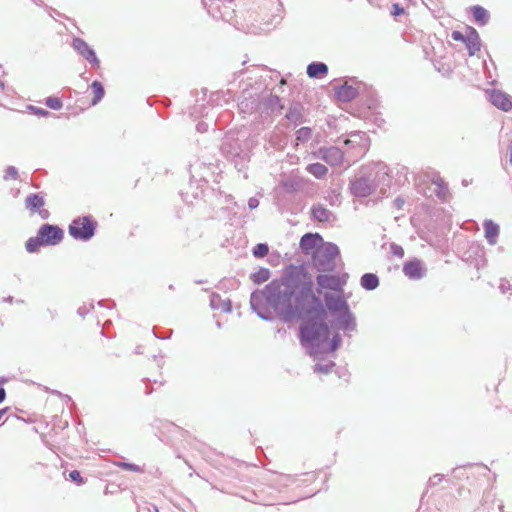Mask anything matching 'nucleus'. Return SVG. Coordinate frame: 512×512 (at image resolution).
<instances>
[{
  "instance_id": "f257e3e1",
  "label": "nucleus",
  "mask_w": 512,
  "mask_h": 512,
  "mask_svg": "<svg viewBox=\"0 0 512 512\" xmlns=\"http://www.w3.org/2000/svg\"><path fill=\"white\" fill-rule=\"evenodd\" d=\"M251 309L265 321L273 319L269 308L284 323L294 319L305 320L300 326V342L308 344V352L315 359L326 354L321 349L329 339L330 329L323 321L324 306L313 293V281L302 269L291 266L279 279L272 280L262 290H255L250 296Z\"/></svg>"
},
{
  "instance_id": "f03ea898",
  "label": "nucleus",
  "mask_w": 512,
  "mask_h": 512,
  "mask_svg": "<svg viewBox=\"0 0 512 512\" xmlns=\"http://www.w3.org/2000/svg\"><path fill=\"white\" fill-rule=\"evenodd\" d=\"M391 178L386 164L378 162L370 169L356 177L351 182V193L355 197H367L379 189L380 194L385 195L390 187Z\"/></svg>"
},
{
  "instance_id": "7ed1b4c3",
  "label": "nucleus",
  "mask_w": 512,
  "mask_h": 512,
  "mask_svg": "<svg viewBox=\"0 0 512 512\" xmlns=\"http://www.w3.org/2000/svg\"><path fill=\"white\" fill-rule=\"evenodd\" d=\"M221 150L223 155L232 161L239 171L245 168L249 161L248 152L242 147L239 139L235 138L233 134L225 135Z\"/></svg>"
},
{
  "instance_id": "20e7f679",
  "label": "nucleus",
  "mask_w": 512,
  "mask_h": 512,
  "mask_svg": "<svg viewBox=\"0 0 512 512\" xmlns=\"http://www.w3.org/2000/svg\"><path fill=\"white\" fill-rule=\"evenodd\" d=\"M340 251L336 244L326 243L313 252V265L320 272H330L336 267Z\"/></svg>"
},
{
  "instance_id": "39448f33",
  "label": "nucleus",
  "mask_w": 512,
  "mask_h": 512,
  "mask_svg": "<svg viewBox=\"0 0 512 512\" xmlns=\"http://www.w3.org/2000/svg\"><path fill=\"white\" fill-rule=\"evenodd\" d=\"M96 225L91 216L78 217L71 222L68 231L74 239L88 241L94 236Z\"/></svg>"
},
{
  "instance_id": "423d86ee",
  "label": "nucleus",
  "mask_w": 512,
  "mask_h": 512,
  "mask_svg": "<svg viewBox=\"0 0 512 512\" xmlns=\"http://www.w3.org/2000/svg\"><path fill=\"white\" fill-rule=\"evenodd\" d=\"M202 3L215 19L229 22L234 17V0H202Z\"/></svg>"
},
{
  "instance_id": "0eeeda50",
  "label": "nucleus",
  "mask_w": 512,
  "mask_h": 512,
  "mask_svg": "<svg viewBox=\"0 0 512 512\" xmlns=\"http://www.w3.org/2000/svg\"><path fill=\"white\" fill-rule=\"evenodd\" d=\"M37 233L45 246L57 245L64 237V231L59 226L52 224H43Z\"/></svg>"
},
{
  "instance_id": "6e6552de",
  "label": "nucleus",
  "mask_w": 512,
  "mask_h": 512,
  "mask_svg": "<svg viewBox=\"0 0 512 512\" xmlns=\"http://www.w3.org/2000/svg\"><path fill=\"white\" fill-rule=\"evenodd\" d=\"M313 156L317 159H321L331 166H336L342 163L344 153L336 146L321 147L313 153Z\"/></svg>"
},
{
  "instance_id": "1a4fd4ad",
  "label": "nucleus",
  "mask_w": 512,
  "mask_h": 512,
  "mask_svg": "<svg viewBox=\"0 0 512 512\" xmlns=\"http://www.w3.org/2000/svg\"><path fill=\"white\" fill-rule=\"evenodd\" d=\"M347 278V274H344L342 277L337 275L320 274L317 276L316 281L320 288L342 291Z\"/></svg>"
},
{
  "instance_id": "9d476101",
  "label": "nucleus",
  "mask_w": 512,
  "mask_h": 512,
  "mask_svg": "<svg viewBox=\"0 0 512 512\" xmlns=\"http://www.w3.org/2000/svg\"><path fill=\"white\" fill-rule=\"evenodd\" d=\"M335 326L338 329L343 330L346 334L356 331V317L351 312L350 308L335 315Z\"/></svg>"
},
{
  "instance_id": "9b49d317",
  "label": "nucleus",
  "mask_w": 512,
  "mask_h": 512,
  "mask_svg": "<svg viewBox=\"0 0 512 512\" xmlns=\"http://www.w3.org/2000/svg\"><path fill=\"white\" fill-rule=\"evenodd\" d=\"M73 48L94 67H99L100 61L97 58L94 49H92L83 39L74 38Z\"/></svg>"
},
{
  "instance_id": "f8f14e48",
  "label": "nucleus",
  "mask_w": 512,
  "mask_h": 512,
  "mask_svg": "<svg viewBox=\"0 0 512 512\" xmlns=\"http://www.w3.org/2000/svg\"><path fill=\"white\" fill-rule=\"evenodd\" d=\"M259 109L269 115H272L280 113L283 109V105L277 95L268 94L261 98V101L259 102Z\"/></svg>"
},
{
  "instance_id": "ddd939ff",
  "label": "nucleus",
  "mask_w": 512,
  "mask_h": 512,
  "mask_svg": "<svg viewBox=\"0 0 512 512\" xmlns=\"http://www.w3.org/2000/svg\"><path fill=\"white\" fill-rule=\"evenodd\" d=\"M324 300L325 305L327 309L333 314L336 315L338 313H341L342 311H345L349 308V305L342 296L339 295H333L330 293L324 294Z\"/></svg>"
},
{
  "instance_id": "4468645a",
  "label": "nucleus",
  "mask_w": 512,
  "mask_h": 512,
  "mask_svg": "<svg viewBox=\"0 0 512 512\" xmlns=\"http://www.w3.org/2000/svg\"><path fill=\"white\" fill-rule=\"evenodd\" d=\"M403 273L409 279L419 280L426 275V269L420 260L414 259L404 264Z\"/></svg>"
},
{
  "instance_id": "2eb2a0df",
  "label": "nucleus",
  "mask_w": 512,
  "mask_h": 512,
  "mask_svg": "<svg viewBox=\"0 0 512 512\" xmlns=\"http://www.w3.org/2000/svg\"><path fill=\"white\" fill-rule=\"evenodd\" d=\"M490 102L500 110H512V97L500 90H493L489 95Z\"/></svg>"
},
{
  "instance_id": "dca6fc26",
  "label": "nucleus",
  "mask_w": 512,
  "mask_h": 512,
  "mask_svg": "<svg viewBox=\"0 0 512 512\" xmlns=\"http://www.w3.org/2000/svg\"><path fill=\"white\" fill-rule=\"evenodd\" d=\"M322 237L318 233H306L300 239V248L304 252H308L310 250L314 251L319 248L318 245L322 242Z\"/></svg>"
},
{
  "instance_id": "f3484780",
  "label": "nucleus",
  "mask_w": 512,
  "mask_h": 512,
  "mask_svg": "<svg viewBox=\"0 0 512 512\" xmlns=\"http://www.w3.org/2000/svg\"><path fill=\"white\" fill-rule=\"evenodd\" d=\"M465 45L469 51V55L473 56L480 50V37L474 28H469L465 35Z\"/></svg>"
},
{
  "instance_id": "a211bd4d",
  "label": "nucleus",
  "mask_w": 512,
  "mask_h": 512,
  "mask_svg": "<svg viewBox=\"0 0 512 512\" xmlns=\"http://www.w3.org/2000/svg\"><path fill=\"white\" fill-rule=\"evenodd\" d=\"M483 228L485 232V238L490 245H495L500 233V227L498 224L490 219H486L483 222Z\"/></svg>"
},
{
  "instance_id": "6ab92c4d",
  "label": "nucleus",
  "mask_w": 512,
  "mask_h": 512,
  "mask_svg": "<svg viewBox=\"0 0 512 512\" xmlns=\"http://www.w3.org/2000/svg\"><path fill=\"white\" fill-rule=\"evenodd\" d=\"M287 145V137L282 133L281 130H274L268 138V146H265L266 150L269 148L275 150H282Z\"/></svg>"
},
{
  "instance_id": "aec40b11",
  "label": "nucleus",
  "mask_w": 512,
  "mask_h": 512,
  "mask_svg": "<svg viewBox=\"0 0 512 512\" xmlns=\"http://www.w3.org/2000/svg\"><path fill=\"white\" fill-rule=\"evenodd\" d=\"M336 95L339 100L349 102L358 95V90L351 85L344 84L336 89Z\"/></svg>"
},
{
  "instance_id": "412c9836",
  "label": "nucleus",
  "mask_w": 512,
  "mask_h": 512,
  "mask_svg": "<svg viewBox=\"0 0 512 512\" xmlns=\"http://www.w3.org/2000/svg\"><path fill=\"white\" fill-rule=\"evenodd\" d=\"M45 205V199L37 193L29 194L25 199V208L31 212H36Z\"/></svg>"
},
{
  "instance_id": "4be33fe9",
  "label": "nucleus",
  "mask_w": 512,
  "mask_h": 512,
  "mask_svg": "<svg viewBox=\"0 0 512 512\" xmlns=\"http://www.w3.org/2000/svg\"><path fill=\"white\" fill-rule=\"evenodd\" d=\"M328 73V66L323 62H312L307 67L310 78H320Z\"/></svg>"
},
{
  "instance_id": "5701e85b",
  "label": "nucleus",
  "mask_w": 512,
  "mask_h": 512,
  "mask_svg": "<svg viewBox=\"0 0 512 512\" xmlns=\"http://www.w3.org/2000/svg\"><path fill=\"white\" fill-rule=\"evenodd\" d=\"M303 107L299 103L292 104L286 113V118L294 125L301 124L303 121Z\"/></svg>"
},
{
  "instance_id": "b1692460",
  "label": "nucleus",
  "mask_w": 512,
  "mask_h": 512,
  "mask_svg": "<svg viewBox=\"0 0 512 512\" xmlns=\"http://www.w3.org/2000/svg\"><path fill=\"white\" fill-rule=\"evenodd\" d=\"M210 306L213 310H220L222 312L231 311V301L228 298L222 299L217 294H212L210 298Z\"/></svg>"
},
{
  "instance_id": "393cba45",
  "label": "nucleus",
  "mask_w": 512,
  "mask_h": 512,
  "mask_svg": "<svg viewBox=\"0 0 512 512\" xmlns=\"http://www.w3.org/2000/svg\"><path fill=\"white\" fill-rule=\"evenodd\" d=\"M312 217L319 222L330 220L332 213L322 204H315L311 208Z\"/></svg>"
},
{
  "instance_id": "a878e982",
  "label": "nucleus",
  "mask_w": 512,
  "mask_h": 512,
  "mask_svg": "<svg viewBox=\"0 0 512 512\" xmlns=\"http://www.w3.org/2000/svg\"><path fill=\"white\" fill-rule=\"evenodd\" d=\"M432 183L436 186L435 188V194L436 196L442 200L445 201L448 197L449 190L446 182L439 176H435L432 179Z\"/></svg>"
},
{
  "instance_id": "bb28decb",
  "label": "nucleus",
  "mask_w": 512,
  "mask_h": 512,
  "mask_svg": "<svg viewBox=\"0 0 512 512\" xmlns=\"http://www.w3.org/2000/svg\"><path fill=\"white\" fill-rule=\"evenodd\" d=\"M360 284L365 290L372 291L379 286V278L374 273H365L360 279Z\"/></svg>"
},
{
  "instance_id": "cd10ccee",
  "label": "nucleus",
  "mask_w": 512,
  "mask_h": 512,
  "mask_svg": "<svg viewBox=\"0 0 512 512\" xmlns=\"http://www.w3.org/2000/svg\"><path fill=\"white\" fill-rule=\"evenodd\" d=\"M472 14H473L475 21L481 26L486 25L489 21L488 11L481 6H478V5L473 6Z\"/></svg>"
},
{
  "instance_id": "c85d7f7f",
  "label": "nucleus",
  "mask_w": 512,
  "mask_h": 512,
  "mask_svg": "<svg viewBox=\"0 0 512 512\" xmlns=\"http://www.w3.org/2000/svg\"><path fill=\"white\" fill-rule=\"evenodd\" d=\"M306 171L317 179H322L326 176L328 169L321 163H312L306 167Z\"/></svg>"
},
{
  "instance_id": "c756f323",
  "label": "nucleus",
  "mask_w": 512,
  "mask_h": 512,
  "mask_svg": "<svg viewBox=\"0 0 512 512\" xmlns=\"http://www.w3.org/2000/svg\"><path fill=\"white\" fill-rule=\"evenodd\" d=\"M239 110L242 113L250 114L255 110L259 109V102H257L255 99H249L244 98L239 104H238Z\"/></svg>"
},
{
  "instance_id": "7c9ffc66",
  "label": "nucleus",
  "mask_w": 512,
  "mask_h": 512,
  "mask_svg": "<svg viewBox=\"0 0 512 512\" xmlns=\"http://www.w3.org/2000/svg\"><path fill=\"white\" fill-rule=\"evenodd\" d=\"M295 136H296L295 146H298L299 143H306L312 137V129L309 127H301L300 129H298L296 131Z\"/></svg>"
},
{
  "instance_id": "2f4dec72",
  "label": "nucleus",
  "mask_w": 512,
  "mask_h": 512,
  "mask_svg": "<svg viewBox=\"0 0 512 512\" xmlns=\"http://www.w3.org/2000/svg\"><path fill=\"white\" fill-rule=\"evenodd\" d=\"M270 278V270L268 268L261 267L256 272L251 274V280L255 284H261Z\"/></svg>"
},
{
  "instance_id": "473e14b6",
  "label": "nucleus",
  "mask_w": 512,
  "mask_h": 512,
  "mask_svg": "<svg viewBox=\"0 0 512 512\" xmlns=\"http://www.w3.org/2000/svg\"><path fill=\"white\" fill-rule=\"evenodd\" d=\"M91 88L94 91V97L92 99V105L95 106V105H97L102 100V98L104 97L105 91H104L103 85L99 81H97V80L92 82Z\"/></svg>"
},
{
  "instance_id": "72a5a7b5",
  "label": "nucleus",
  "mask_w": 512,
  "mask_h": 512,
  "mask_svg": "<svg viewBox=\"0 0 512 512\" xmlns=\"http://www.w3.org/2000/svg\"><path fill=\"white\" fill-rule=\"evenodd\" d=\"M40 246H45L43 241L39 238V234L35 237L29 238L25 243V248L29 253H34L38 251Z\"/></svg>"
},
{
  "instance_id": "f704fd0d",
  "label": "nucleus",
  "mask_w": 512,
  "mask_h": 512,
  "mask_svg": "<svg viewBox=\"0 0 512 512\" xmlns=\"http://www.w3.org/2000/svg\"><path fill=\"white\" fill-rule=\"evenodd\" d=\"M341 342H342V339H341V336L339 333H335L330 341V343H328V340L326 341V345L321 347V349H327V353L328 352H334L335 350H337L340 345H341Z\"/></svg>"
},
{
  "instance_id": "c9c22d12",
  "label": "nucleus",
  "mask_w": 512,
  "mask_h": 512,
  "mask_svg": "<svg viewBox=\"0 0 512 512\" xmlns=\"http://www.w3.org/2000/svg\"><path fill=\"white\" fill-rule=\"evenodd\" d=\"M269 252V247L266 243H259L253 248V255L256 258H263Z\"/></svg>"
},
{
  "instance_id": "e433bc0d",
  "label": "nucleus",
  "mask_w": 512,
  "mask_h": 512,
  "mask_svg": "<svg viewBox=\"0 0 512 512\" xmlns=\"http://www.w3.org/2000/svg\"><path fill=\"white\" fill-rule=\"evenodd\" d=\"M335 366L333 361H329L325 364L317 363L314 367V372L327 374L331 371L332 367Z\"/></svg>"
},
{
  "instance_id": "4c0bfd02",
  "label": "nucleus",
  "mask_w": 512,
  "mask_h": 512,
  "mask_svg": "<svg viewBox=\"0 0 512 512\" xmlns=\"http://www.w3.org/2000/svg\"><path fill=\"white\" fill-rule=\"evenodd\" d=\"M116 465L124 470L132 471V472H139V473L143 472V469L139 465H136L133 463L119 461V462H116Z\"/></svg>"
},
{
  "instance_id": "58836bf2",
  "label": "nucleus",
  "mask_w": 512,
  "mask_h": 512,
  "mask_svg": "<svg viewBox=\"0 0 512 512\" xmlns=\"http://www.w3.org/2000/svg\"><path fill=\"white\" fill-rule=\"evenodd\" d=\"M47 107L53 110H60L63 106V103L58 97H48L45 101Z\"/></svg>"
},
{
  "instance_id": "ea45409f",
  "label": "nucleus",
  "mask_w": 512,
  "mask_h": 512,
  "mask_svg": "<svg viewBox=\"0 0 512 512\" xmlns=\"http://www.w3.org/2000/svg\"><path fill=\"white\" fill-rule=\"evenodd\" d=\"M282 186L286 192H294L299 188L298 182L292 179L283 181Z\"/></svg>"
},
{
  "instance_id": "a19ab883",
  "label": "nucleus",
  "mask_w": 512,
  "mask_h": 512,
  "mask_svg": "<svg viewBox=\"0 0 512 512\" xmlns=\"http://www.w3.org/2000/svg\"><path fill=\"white\" fill-rule=\"evenodd\" d=\"M4 180L14 179L16 180L18 178V170L14 166H8L5 170V174L3 176Z\"/></svg>"
},
{
  "instance_id": "79ce46f5",
  "label": "nucleus",
  "mask_w": 512,
  "mask_h": 512,
  "mask_svg": "<svg viewBox=\"0 0 512 512\" xmlns=\"http://www.w3.org/2000/svg\"><path fill=\"white\" fill-rule=\"evenodd\" d=\"M391 252L394 256H397L398 258H402L404 256V249L397 245V244H391Z\"/></svg>"
},
{
  "instance_id": "37998d69",
  "label": "nucleus",
  "mask_w": 512,
  "mask_h": 512,
  "mask_svg": "<svg viewBox=\"0 0 512 512\" xmlns=\"http://www.w3.org/2000/svg\"><path fill=\"white\" fill-rule=\"evenodd\" d=\"M69 477L73 482H76L78 484L83 482V478L79 471L73 470L69 473Z\"/></svg>"
},
{
  "instance_id": "c03bdc74",
  "label": "nucleus",
  "mask_w": 512,
  "mask_h": 512,
  "mask_svg": "<svg viewBox=\"0 0 512 512\" xmlns=\"http://www.w3.org/2000/svg\"><path fill=\"white\" fill-rule=\"evenodd\" d=\"M360 139H361L360 133H353L351 135V138H347V139L344 140V144L346 146L349 145V142H352L353 144H358V140H360Z\"/></svg>"
},
{
  "instance_id": "a18cd8bd",
  "label": "nucleus",
  "mask_w": 512,
  "mask_h": 512,
  "mask_svg": "<svg viewBox=\"0 0 512 512\" xmlns=\"http://www.w3.org/2000/svg\"><path fill=\"white\" fill-rule=\"evenodd\" d=\"M392 8L393 10L391 13L394 16H398L404 13V8L401 7L398 3L393 4Z\"/></svg>"
},
{
  "instance_id": "49530a36",
  "label": "nucleus",
  "mask_w": 512,
  "mask_h": 512,
  "mask_svg": "<svg viewBox=\"0 0 512 512\" xmlns=\"http://www.w3.org/2000/svg\"><path fill=\"white\" fill-rule=\"evenodd\" d=\"M451 37L455 41H463L465 42V35L460 31H453Z\"/></svg>"
},
{
  "instance_id": "de8ad7c7",
  "label": "nucleus",
  "mask_w": 512,
  "mask_h": 512,
  "mask_svg": "<svg viewBox=\"0 0 512 512\" xmlns=\"http://www.w3.org/2000/svg\"><path fill=\"white\" fill-rule=\"evenodd\" d=\"M499 289L501 290L502 293L505 294L508 290L511 289V284L507 280H501Z\"/></svg>"
},
{
  "instance_id": "09e8293b",
  "label": "nucleus",
  "mask_w": 512,
  "mask_h": 512,
  "mask_svg": "<svg viewBox=\"0 0 512 512\" xmlns=\"http://www.w3.org/2000/svg\"><path fill=\"white\" fill-rule=\"evenodd\" d=\"M30 109L33 110L34 113L38 116H47L49 114V112L47 110L42 109V108H36V107L31 106Z\"/></svg>"
},
{
  "instance_id": "8fccbe9b",
  "label": "nucleus",
  "mask_w": 512,
  "mask_h": 512,
  "mask_svg": "<svg viewBox=\"0 0 512 512\" xmlns=\"http://www.w3.org/2000/svg\"><path fill=\"white\" fill-rule=\"evenodd\" d=\"M259 206V200L255 197H251L248 200V207L250 209H256Z\"/></svg>"
},
{
  "instance_id": "3c124183",
  "label": "nucleus",
  "mask_w": 512,
  "mask_h": 512,
  "mask_svg": "<svg viewBox=\"0 0 512 512\" xmlns=\"http://www.w3.org/2000/svg\"><path fill=\"white\" fill-rule=\"evenodd\" d=\"M429 481H430L431 485H436L438 482L442 481V475L436 474L432 478H430Z\"/></svg>"
},
{
  "instance_id": "603ef678",
  "label": "nucleus",
  "mask_w": 512,
  "mask_h": 512,
  "mask_svg": "<svg viewBox=\"0 0 512 512\" xmlns=\"http://www.w3.org/2000/svg\"><path fill=\"white\" fill-rule=\"evenodd\" d=\"M38 212H39V215H40V217H41L42 219H47V218L49 217V215H50V214H49V211H48V210H46V209H41V208H40V209L38 210Z\"/></svg>"
},
{
  "instance_id": "864d4df0",
  "label": "nucleus",
  "mask_w": 512,
  "mask_h": 512,
  "mask_svg": "<svg viewBox=\"0 0 512 512\" xmlns=\"http://www.w3.org/2000/svg\"><path fill=\"white\" fill-rule=\"evenodd\" d=\"M197 131L205 132L207 130V125L204 122H199L196 126Z\"/></svg>"
},
{
  "instance_id": "5fc2aeb1",
  "label": "nucleus",
  "mask_w": 512,
  "mask_h": 512,
  "mask_svg": "<svg viewBox=\"0 0 512 512\" xmlns=\"http://www.w3.org/2000/svg\"><path fill=\"white\" fill-rule=\"evenodd\" d=\"M6 398V391L4 388H0V403H2Z\"/></svg>"
},
{
  "instance_id": "6e6d98bb",
  "label": "nucleus",
  "mask_w": 512,
  "mask_h": 512,
  "mask_svg": "<svg viewBox=\"0 0 512 512\" xmlns=\"http://www.w3.org/2000/svg\"><path fill=\"white\" fill-rule=\"evenodd\" d=\"M8 408L0 409V421L4 417V415L7 413Z\"/></svg>"
},
{
  "instance_id": "4d7b16f0",
  "label": "nucleus",
  "mask_w": 512,
  "mask_h": 512,
  "mask_svg": "<svg viewBox=\"0 0 512 512\" xmlns=\"http://www.w3.org/2000/svg\"><path fill=\"white\" fill-rule=\"evenodd\" d=\"M395 202H396V205H397V207H398V208H401V207H402V205H403V203H404V201H403V200H401L400 198H397V199L395 200Z\"/></svg>"
},
{
  "instance_id": "13d9d810",
  "label": "nucleus",
  "mask_w": 512,
  "mask_h": 512,
  "mask_svg": "<svg viewBox=\"0 0 512 512\" xmlns=\"http://www.w3.org/2000/svg\"><path fill=\"white\" fill-rule=\"evenodd\" d=\"M510 164L512 165V141L509 144Z\"/></svg>"
},
{
  "instance_id": "bf43d9fd",
  "label": "nucleus",
  "mask_w": 512,
  "mask_h": 512,
  "mask_svg": "<svg viewBox=\"0 0 512 512\" xmlns=\"http://www.w3.org/2000/svg\"><path fill=\"white\" fill-rule=\"evenodd\" d=\"M0 88L3 89L4 88V82L2 80H0Z\"/></svg>"
},
{
  "instance_id": "052dcab7",
  "label": "nucleus",
  "mask_w": 512,
  "mask_h": 512,
  "mask_svg": "<svg viewBox=\"0 0 512 512\" xmlns=\"http://www.w3.org/2000/svg\"><path fill=\"white\" fill-rule=\"evenodd\" d=\"M78 313H79V314H82V313H84V310H81V308H79V309H78Z\"/></svg>"
},
{
  "instance_id": "680f3d73",
  "label": "nucleus",
  "mask_w": 512,
  "mask_h": 512,
  "mask_svg": "<svg viewBox=\"0 0 512 512\" xmlns=\"http://www.w3.org/2000/svg\"><path fill=\"white\" fill-rule=\"evenodd\" d=\"M78 313H79V314H82V313H84V310H81V308H79V309H78Z\"/></svg>"
},
{
  "instance_id": "e2e57ef3",
  "label": "nucleus",
  "mask_w": 512,
  "mask_h": 512,
  "mask_svg": "<svg viewBox=\"0 0 512 512\" xmlns=\"http://www.w3.org/2000/svg\"><path fill=\"white\" fill-rule=\"evenodd\" d=\"M348 146H352V147H354V146H355V144H353L352 142H349V145H348Z\"/></svg>"
}]
</instances>
